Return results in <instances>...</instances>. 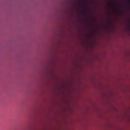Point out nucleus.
<instances>
[{
    "mask_svg": "<svg viewBox=\"0 0 130 130\" xmlns=\"http://www.w3.org/2000/svg\"><path fill=\"white\" fill-rule=\"evenodd\" d=\"M128 5H130V1H129L128 2Z\"/></svg>",
    "mask_w": 130,
    "mask_h": 130,
    "instance_id": "f257e3e1",
    "label": "nucleus"
}]
</instances>
